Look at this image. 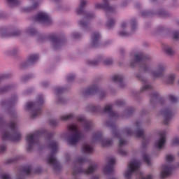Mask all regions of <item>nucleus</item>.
I'll list each match as a JSON object with an SVG mask.
<instances>
[{"instance_id": "1", "label": "nucleus", "mask_w": 179, "mask_h": 179, "mask_svg": "<svg viewBox=\"0 0 179 179\" xmlns=\"http://www.w3.org/2000/svg\"><path fill=\"white\" fill-rule=\"evenodd\" d=\"M139 167H141V163L138 162L136 159L131 161L129 164L127 169L124 171L123 176L125 179L132 178V174L136 171H139Z\"/></svg>"}, {"instance_id": "2", "label": "nucleus", "mask_w": 179, "mask_h": 179, "mask_svg": "<svg viewBox=\"0 0 179 179\" xmlns=\"http://www.w3.org/2000/svg\"><path fill=\"white\" fill-rule=\"evenodd\" d=\"M69 129L73 134V136L69 139V145H76L81 138L80 133L78 131V128L75 124H69Z\"/></svg>"}, {"instance_id": "3", "label": "nucleus", "mask_w": 179, "mask_h": 179, "mask_svg": "<svg viewBox=\"0 0 179 179\" xmlns=\"http://www.w3.org/2000/svg\"><path fill=\"white\" fill-rule=\"evenodd\" d=\"M49 148L52 150V154L48 157V164H51L52 166H57V159H55V157L54 156L55 152L57 150V148H58V145H57V143H51L49 145Z\"/></svg>"}, {"instance_id": "4", "label": "nucleus", "mask_w": 179, "mask_h": 179, "mask_svg": "<svg viewBox=\"0 0 179 179\" xmlns=\"http://www.w3.org/2000/svg\"><path fill=\"white\" fill-rule=\"evenodd\" d=\"M26 142L27 143V150H30L36 143H37V135L36 134H29L26 136Z\"/></svg>"}, {"instance_id": "5", "label": "nucleus", "mask_w": 179, "mask_h": 179, "mask_svg": "<svg viewBox=\"0 0 179 179\" xmlns=\"http://www.w3.org/2000/svg\"><path fill=\"white\" fill-rule=\"evenodd\" d=\"M163 71H164V67L163 65H159L154 69H149L148 72L152 78H160L162 76V73H163Z\"/></svg>"}, {"instance_id": "6", "label": "nucleus", "mask_w": 179, "mask_h": 179, "mask_svg": "<svg viewBox=\"0 0 179 179\" xmlns=\"http://www.w3.org/2000/svg\"><path fill=\"white\" fill-rule=\"evenodd\" d=\"M36 22H38V23H48L50 22V17L48 16V14L41 12L38 13L36 17Z\"/></svg>"}, {"instance_id": "7", "label": "nucleus", "mask_w": 179, "mask_h": 179, "mask_svg": "<svg viewBox=\"0 0 179 179\" xmlns=\"http://www.w3.org/2000/svg\"><path fill=\"white\" fill-rule=\"evenodd\" d=\"M171 167H169L166 165L163 166L161 170L160 176L162 178H166V177H169L170 174H171Z\"/></svg>"}, {"instance_id": "8", "label": "nucleus", "mask_w": 179, "mask_h": 179, "mask_svg": "<svg viewBox=\"0 0 179 179\" xmlns=\"http://www.w3.org/2000/svg\"><path fill=\"white\" fill-rule=\"evenodd\" d=\"M115 163V159L110 158L108 161V164L103 167V172L105 174H110L113 171V168H111V166Z\"/></svg>"}, {"instance_id": "9", "label": "nucleus", "mask_w": 179, "mask_h": 179, "mask_svg": "<svg viewBox=\"0 0 179 179\" xmlns=\"http://www.w3.org/2000/svg\"><path fill=\"white\" fill-rule=\"evenodd\" d=\"M164 143H166V136L164 134H161L160 138L155 143V146L158 149H162L164 146Z\"/></svg>"}, {"instance_id": "10", "label": "nucleus", "mask_w": 179, "mask_h": 179, "mask_svg": "<svg viewBox=\"0 0 179 179\" xmlns=\"http://www.w3.org/2000/svg\"><path fill=\"white\" fill-rule=\"evenodd\" d=\"M162 114L165 118H170V117L173 115V110L171 109V108H166V109L162 110Z\"/></svg>"}, {"instance_id": "11", "label": "nucleus", "mask_w": 179, "mask_h": 179, "mask_svg": "<svg viewBox=\"0 0 179 179\" xmlns=\"http://www.w3.org/2000/svg\"><path fill=\"white\" fill-rule=\"evenodd\" d=\"M87 5V1L82 0L80 3V6L77 8L76 12L78 15H80L83 12V7Z\"/></svg>"}, {"instance_id": "12", "label": "nucleus", "mask_w": 179, "mask_h": 179, "mask_svg": "<svg viewBox=\"0 0 179 179\" xmlns=\"http://www.w3.org/2000/svg\"><path fill=\"white\" fill-rule=\"evenodd\" d=\"M83 153H92L93 152V148L88 144H84L82 148Z\"/></svg>"}, {"instance_id": "13", "label": "nucleus", "mask_w": 179, "mask_h": 179, "mask_svg": "<svg viewBox=\"0 0 179 179\" xmlns=\"http://www.w3.org/2000/svg\"><path fill=\"white\" fill-rule=\"evenodd\" d=\"M100 37V34H93L92 36V45L97 44L99 43V38Z\"/></svg>"}, {"instance_id": "14", "label": "nucleus", "mask_w": 179, "mask_h": 179, "mask_svg": "<svg viewBox=\"0 0 179 179\" xmlns=\"http://www.w3.org/2000/svg\"><path fill=\"white\" fill-rule=\"evenodd\" d=\"M12 36H15V34H10L8 31H1L0 33V36L2 37V38L5 37H12Z\"/></svg>"}, {"instance_id": "15", "label": "nucleus", "mask_w": 179, "mask_h": 179, "mask_svg": "<svg viewBox=\"0 0 179 179\" xmlns=\"http://www.w3.org/2000/svg\"><path fill=\"white\" fill-rule=\"evenodd\" d=\"M113 136L115 138H119V143L120 146H122V145H125L127 143V141L120 138V134L117 133H113Z\"/></svg>"}, {"instance_id": "16", "label": "nucleus", "mask_w": 179, "mask_h": 179, "mask_svg": "<svg viewBox=\"0 0 179 179\" xmlns=\"http://www.w3.org/2000/svg\"><path fill=\"white\" fill-rule=\"evenodd\" d=\"M165 52H166V54H168L169 55H173V54H174V52H176L174 51V50H173V48H170V46H166L164 49Z\"/></svg>"}, {"instance_id": "17", "label": "nucleus", "mask_w": 179, "mask_h": 179, "mask_svg": "<svg viewBox=\"0 0 179 179\" xmlns=\"http://www.w3.org/2000/svg\"><path fill=\"white\" fill-rule=\"evenodd\" d=\"M71 118H73V115L67 114L61 116V120H62V121H68V120H71Z\"/></svg>"}, {"instance_id": "18", "label": "nucleus", "mask_w": 179, "mask_h": 179, "mask_svg": "<svg viewBox=\"0 0 179 179\" xmlns=\"http://www.w3.org/2000/svg\"><path fill=\"white\" fill-rule=\"evenodd\" d=\"M96 170H97V166L92 165L87 169V174H90L91 173H93V171H96Z\"/></svg>"}, {"instance_id": "19", "label": "nucleus", "mask_w": 179, "mask_h": 179, "mask_svg": "<svg viewBox=\"0 0 179 179\" xmlns=\"http://www.w3.org/2000/svg\"><path fill=\"white\" fill-rule=\"evenodd\" d=\"M171 146H179V137L173 138L171 143Z\"/></svg>"}, {"instance_id": "20", "label": "nucleus", "mask_w": 179, "mask_h": 179, "mask_svg": "<svg viewBox=\"0 0 179 179\" xmlns=\"http://www.w3.org/2000/svg\"><path fill=\"white\" fill-rule=\"evenodd\" d=\"M7 3L8 6H15L17 3V0H7Z\"/></svg>"}, {"instance_id": "21", "label": "nucleus", "mask_w": 179, "mask_h": 179, "mask_svg": "<svg viewBox=\"0 0 179 179\" xmlns=\"http://www.w3.org/2000/svg\"><path fill=\"white\" fill-rule=\"evenodd\" d=\"M122 79V76H120V75H116L114 76L112 78V80H113V82H120V80Z\"/></svg>"}, {"instance_id": "22", "label": "nucleus", "mask_w": 179, "mask_h": 179, "mask_svg": "<svg viewBox=\"0 0 179 179\" xmlns=\"http://www.w3.org/2000/svg\"><path fill=\"white\" fill-rule=\"evenodd\" d=\"M20 138H22V135L19 133H17V134H15L14 136H13L11 137L12 141H19V139H20Z\"/></svg>"}, {"instance_id": "23", "label": "nucleus", "mask_w": 179, "mask_h": 179, "mask_svg": "<svg viewBox=\"0 0 179 179\" xmlns=\"http://www.w3.org/2000/svg\"><path fill=\"white\" fill-rule=\"evenodd\" d=\"M143 160L144 162H145V163H147V164H149V163H150V158L146 154H144L143 155Z\"/></svg>"}, {"instance_id": "24", "label": "nucleus", "mask_w": 179, "mask_h": 179, "mask_svg": "<svg viewBox=\"0 0 179 179\" xmlns=\"http://www.w3.org/2000/svg\"><path fill=\"white\" fill-rule=\"evenodd\" d=\"M176 78V76L174 74H171L168 76V80L169 83H173V81Z\"/></svg>"}, {"instance_id": "25", "label": "nucleus", "mask_w": 179, "mask_h": 179, "mask_svg": "<svg viewBox=\"0 0 179 179\" xmlns=\"http://www.w3.org/2000/svg\"><path fill=\"white\" fill-rule=\"evenodd\" d=\"M135 61L138 62V61H141V59H142V54L141 53H137L135 55Z\"/></svg>"}, {"instance_id": "26", "label": "nucleus", "mask_w": 179, "mask_h": 179, "mask_svg": "<svg viewBox=\"0 0 179 179\" xmlns=\"http://www.w3.org/2000/svg\"><path fill=\"white\" fill-rule=\"evenodd\" d=\"M0 179H10V176L6 173H3L0 175Z\"/></svg>"}, {"instance_id": "27", "label": "nucleus", "mask_w": 179, "mask_h": 179, "mask_svg": "<svg viewBox=\"0 0 179 179\" xmlns=\"http://www.w3.org/2000/svg\"><path fill=\"white\" fill-rule=\"evenodd\" d=\"M111 106L110 105H108L106 106H105L103 111L104 113H110L111 111Z\"/></svg>"}, {"instance_id": "28", "label": "nucleus", "mask_w": 179, "mask_h": 179, "mask_svg": "<svg viewBox=\"0 0 179 179\" xmlns=\"http://www.w3.org/2000/svg\"><path fill=\"white\" fill-rule=\"evenodd\" d=\"M136 136H138V138H141V136H143V130L141 129V130H138L136 133Z\"/></svg>"}, {"instance_id": "29", "label": "nucleus", "mask_w": 179, "mask_h": 179, "mask_svg": "<svg viewBox=\"0 0 179 179\" xmlns=\"http://www.w3.org/2000/svg\"><path fill=\"white\" fill-rule=\"evenodd\" d=\"M166 159V162L168 163H170V162H173V160H174V156H173V155H167Z\"/></svg>"}, {"instance_id": "30", "label": "nucleus", "mask_w": 179, "mask_h": 179, "mask_svg": "<svg viewBox=\"0 0 179 179\" xmlns=\"http://www.w3.org/2000/svg\"><path fill=\"white\" fill-rule=\"evenodd\" d=\"M114 25V20H110L108 22L107 27L110 29V27H113Z\"/></svg>"}, {"instance_id": "31", "label": "nucleus", "mask_w": 179, "mask_h": 179, "mask_svg": "<svg viewBox=\"0 0 179 179\" xmlns=\"http://www.w3.org/2000/svg\"><path fill=\"white\" fill-rule=\"evenodd\" d=\"M169 100L172 103H176V101H177V98H176V96H174L173 95H170L169 96Z\"/></svg>"}, {"instance_id": "32", "label": "nucleus", "mask_w": 179, "mask_h": 179, "mask_svg": "<svg viewBox=\"0 0 179 179\" xmlns=\"http://www.w3.org/2000/svg\"><path fill=\"white\" fill-rule=\"evenodd\" d=\"M6 150V145L2 144L0 145V153H3V152H5Z\"/></svg>"}, {"instance_id": "33", "label": "nucleus", "mask_w": 179, "mask_h": 179, "mask_svg": "<svg viewBox=\"0 0 179 179\" xmlns=\"http://www.w3.org/2000/svg\"><path fill=\"white\" fill-rule=\"evenodd\" d=\"M95 8L96 9H101L103 8V4L100 3H96L94 4Z\"/></svg>"}, {"instance_id": "34", "label": "nucleus", "mask_w": 179, "mask_h": 179, "mask_svg": "<svg viewBox=\"0 0 179 179\" xmlns=\"http://www.w3.org/2000/svg\"><path fill=\"white\" fill-rule=\"evenodd\" d=\"M104 64L105 65H111L113 64V60L108 59L104 61Z\"/></svg>"}, {"instance_id": "35", "label": "nucleus", "mask_w": 179, "mask_h": 179, "mask_svg": "<svg viewBox=\"0 0 179 179\" xmlns=\"http://www.w3.org/2000/svg\"><path fill=\"white\" fill-rule=\"evenodd\" d=\"M173 37L174 40H178L179 38V34L178 32H173Z\"/></svg>"}, {"instance_id": "36", "label": "nucleus", "mask_w": 179, "mask_h": 179, "mask_svg": "<svg viewBox=\"0 0 179 179\" xmlns=\"http://www.w3.org/2000/svg\"><path fill=\"white\" fill-rule=\"evenodd\" d=\"M37 58H38L37 55L31 56L30 58L31 62H34V61H36V59H37Z\"/></svg>"}, {"instance_id": "37", "label": "nucleus", "mask_w": 179, "mask_h": 179, "mask_svg": "<svg viewBox=\"0 0 179 179\" xmlns=\"http://www.w3.org/2000/svg\"><path fill=\"white\" fill-rule=\"evenodd\" d=\"M141 179H153V176L152 175H147L144 177H142Z\"/></svg>"}, {"instance_id": "38", "label": "nucleus", "mask_w": 179, "mask_h": 179, "mask_svg": "<svg viewBox=\"0 0 179 179\" xmlns=\"http://www.w3.org/2000/svg\"><path fill=\"white\" fill-rule=\"evenodd\" d=\"M125 132L126 135H132V133L131 132V129H126Z\"/></svg>"}, {"instance_id": "39", "label": "nucleus", "mask_w": 179, "mask_h": 179, "mask_svg": "<svg viewBox=\"0 0 179 179\" xmlns=\"http://www.w3.org/2000/svg\"><path fill=\"white\" fill-rule=\"evenodd\" d=\"M119 34H120V36H122V37H124V36H128V33H127V32H122V31H120V32L119 33Z\"/></svg>"}, {"instance_id": "40", "label": "nucleus", "mask_w": 179, "mask_h": 179, "mask_svg": "<svg viewBox=\"0 0 179 179\" xmlns=\"http://www.w3.org/2000/svg\"><path fill=\"white\" fill-rule=\"evenodd\" d=\"M101 145L102 146H108L110 143H108V141H102Z\"/></svg>"}, {"instance_id": "41", "label": "nucleus", "mask_w": 179, "mask_h": 179, "mask_svg": "<svg viewBox=\"0 0 179 179\" xmlns=\"http://www.w3.org/2000/svg\"><path fill=\"white\" fill-rule=\"evenodd\" d=\"M37 6H38V3H34L31 6V9H36V8H37Z\"/></svg>"}, {"instance_id": "42", "label": "nucleus", "mask_w": 179, "mask_h": 179, "mask_svg": "<svg viewBox=\"0 0 179 179\" xmlns=\"http://www.w3.org/2000/svg\"><path fill=\"white\" fill-rule=\"evenodd\" d=\"M75 78V76L71 75L68 76V80H72Z\"/></svg>"}, {"instance_id": "43", "label": "nucleus", "mask_w": 179, "mask_h": 179, "mask_svg": "<svg viewBox=\"0 0 179 179\" xmlns=\"http://www.w3.org/2000/svg\"><path fill=\"white\" fill-rule=\"evenodd\" d=\"M78 163H85V159L83 158H80L78 160Z\"/></svg>"}, {"instance_id": "44", "label": "nucleus", "mask_w": 179, "mask_h": 179, "mask_svg": "<svg viewBox=\"0 0 179 179\" xmlns=\"http://www.w3.org/2000/svg\"><path fill=\"white\" fill-rule=\"evenodd\" d=\"M30 171H31V169H30V168H27V169H25V173H26L27 174H29V173H30Z\"/></svg>"}, {"instance_id": "45", "label": "nucleus", "mask_w": 179, "mask_h": 179, "mask_svg": "<svg viewBox=\"0 0 179 179\" xmlns=\"http://www.w3.org/2000/svg\"><path fill=\"white\" fill-rule=\"evenodd\" d=\"M38 104H43V99L39 98L38 99Z\"/></svg>"}, {"instance_id": "46", "label": "nucleus", "mask_w": 179, "mask_h": 179, "mask_svg": "<svg viewBox=\"0 0 179 179\" xmlns=\"http://www.w3.org/2000/svg\"><path fill=\"white\" fill-rule=\"evenodd\" d=\"M27 106L28 108H30V107H33V103L29 102V103H27Z\"/></svg>"}, {"instance_id": "47", "label": "nucleus", "mask_w": 179, "mask_h": 179, "mask_svg": "<svg viewBox=\"0 0 179 179\" xmlns=\"http://www.w3.org/2000/svg\"><path fill=\"white\" fill-rule=\"evenodd\" d=\"M120 155H127V151L120 150Z\"/></svg>"}, {"instance_id": "48", "label": "nucleus", "mask_w": 179, "mask_h": 179, "mask_svg": "<svg viewBox=\"0 0 179 179\" xmlns=\"http://www.w3.org/2000/svg\"><path fill=\"white\" fill-rule=\"evenodd\" d=\"M78 121H85V117H79L78 119Z\"/></svg>"}, {"instance_id": "49", "label": "nucleus", "mask_w": 179, "mask_h": 179, "mask_svg": "<svg viewBox=\"0 0 179 179\" xmlns=\"http://www.w3.org/2000/svg\"><path fill=\"white\" fill-rule=\"evenodd\" d=\"M6 90H7V88L0 89V93H3V92H5Z\"/></svg>"}, {"instance_id": "50", "label": "nucleus", "mask_w": 179, "mask_h": 179, "mask_svg": "<svg viewBox=\"0 0 179 179\" xmlns=\"http://www.w3.org/2000/svg\"><path fill=\"white\" fill-rule=\"evenodd\" d=\"M126 27H127V23L122 24V26H121L122 29H125Z\"/></svg>"}, {"instance_id": "51", "label": "nucleus", "mask_w": 179, "mask_h": 179, "mask_svg": "<svg viewBox=\"0 0 179 179\" xmlns=\"http://www.w3.org/2000/svg\"><path fill=\"white\" fill-rule=\"evenodd\" d=\"M8 136H9V134H3V139L8 138Z\"/></svg>"}, {"instance_id": "52", "label": "nucleus", "mask_w": 179, "mask_h": 179, "mask_svg": "<svg viewBox=\"0 0 179 179\" xmlns=\"http://www.w3.org/2000/svg\"><path fill=\"white\" fill-rule=\"evenodd\" d=\"M149 87H150V85H145L144 86V89L146 90L148 89H149Z\"/></svg>"}, {"instance_id": "53", "label": "nucleus", "mask_w": 179, "mask_h": 179, "mask_svg": "<svg viewBox=\"0 0 179 179\" xmlns=\"http://www.w3.org/2000/svg\"><path fill=\"white\" fill-rule=\"evenodd\" d=\"M22 12H29V9L27 8H23Z\"/></svg>"}, {"instance_id": "54", "label": "nucleus", "mask_w": 179, "mask_h": 179, "mask_svg": "<svg viewBox=\"0 0 179 179\" xmlns=\"http://www.w3.org/2000/svg\"><path fill=\"white\" fill-rule=\"evenodd\" d=\"M135 127H136V128H139V123H136L135 124Z\"/></svg>"}, {"instance_id": "55", "label": "nucleus", "mask_w": 179, "mask_h": 179, "mask_svg": "<svg viewBox=\"0 0 179 179\" xmlns=\"http://www.w3.org/2000/svg\"><path fill=\"white\" fill-rule=\"evenodd\" d=\"M36 117H37V115H36V113H34L32 115V118H36Z\"/></svg>"}, {"instance_id": "56", "label": "nucleus", "mask_w": 179, "mask_h": 179, "mask_svg": "<svg viewBox=\"0 0 179 179\" xmlns=\"http://www.w3.org/2000/svg\"><path fill=\"white\" fill-rule=\"evenodd\" d=\"M10 128H13V129L15 128V124L14 123L11 124Z\"/></svg>"}, {"instance_id": "57", "label": "nucleus", "mask_w": 179, "mask_h": 179, "mask_svg": "<svg viewBox=\"0 0 179 179\" xmlns=\"http://www.w3.org/2000/svg\"><path fill=\"white\" fill-rule=\"evenodd\" d=\"M29 33L30 34H33V31H32L31 29H29Z\"/></svg>"}, {"instance_id": "58", "label": "nucleus", "mask_w": 179, "mask_h": 179, "mask_svg": "<svg viewBox=\"0 0 179 179\" xmlns=\"http://www.w3.org/2000/svg\"><path fill=\"white\" fill-rule=\"evenodd\" d=\"M80 26H83V27L85 26V24L83 22H80Z\"/></svg>"}, {"instance_id": "59", "label": "nucleus", "mask_w": 179, "mask_h": 179, "mask_svg": "<svg viewBox=\"0 0 179 179\" xmlns=\"http://www.w3.org/2000/svg\"><path fill=\"white\" fill-rule=\"evenodd\" d=\"M87 17L88 19H90L92 17V15H88Z\"/></svg>"}, {"instance_id": "60", "label": "nucleus", "mask_w": 179, "mask_h": 179, "mask_svg": "<svg viewBox=\"0 0 179 179\" xmlns=\"http://www.w3.org/2000/svg\"><path fill=\"white\" fill-rule=\"evenodd\" d=\"M132 29H135V25H132Z\"/></svg>"}, {"instance_id": "61", "label": "nucleus", "mask_w": 179, "mask_h": 179, "mask_svg": "<svg viewBox=\"0 0 179 179\" xmlns=\"http://www.w3.org/2000/svg\"><path fill=\"white\" fill-rule=\"evenodd\" d=\"M146 71H148V69H145V71L146 72Z\"/></svg>"}, {"instance_id": "62", "label": "nucleus", "mask_w": 179, "mask_h": 179, "mask_svg": "<svg viewBox=\"0 0 179 179\" xmlns=\"http://www.w3.org/2000/svg\"><path fill=\"white\" fill-rule=\"evenodd\" d=\"M57 90V92H59V90Z\"/></svg>"}, {"instance_id": "63", "label": "nucleus", "mask_w": 179, "mask_h": 179, "mask_svg": "<svg viewBox=\"0 0 179 179\" xmlns=\"http://www.w3.org/2000/svg\"><path fill=\"white\" fill-rule=\"evenodd\" d=\"M53 1H59V0H53Z\"/></svg>"}]
</instances>
